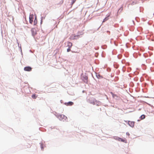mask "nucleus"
<instances>
[{"label": "nucleus", "instance_id": "obj_2", "mask_svg": "<svg viewBox=\"0 0 154 154\" xmlns=\"http://www.w3.org/2000/svg\"><path fill=\"white\" fill-rule=\"evenodd\" d=\"M116 139L119 141H122L125 143H127V140L125 138L123 139L118 137H117Z\"/></svg>", "mask_w": 154, "mask_h": 154}, {"label": "nucleus", "instance_id": "obj_9", "mask_svg": "<svg viewBox=\"0 0 154 154\" xmlns=\"http://www.w3.org/2000/svg\"><path fill=\"white\" fill-rule=\"evenodd\" d=\"M109 16V15L107 17H106L103 20V22H104L106 21H107V20H108L109 18L108 17Z\"/></svg>", "mask_w": 154, "mask_h": 154}, {"label": "nucleus", "instance_id": "obj_4", "mask_svg": "<svg viewBox=\"0 0 154 154\" xmlns=\"http://www.w3.org/2000/svg\"><path fill=\"white\" fill-rule=\"evenodd\" d=\"M24 70L27 71H30L32 70V68L29 66L25 67L24 68Z\"/></svg>", "mask_w": 154, "mask_h": 154}, {"label": "nucleus", "instance_id": "obj_15", "mask_svg": "<svg viewBox=\"0 0 154 154\" xmlns=\"http://www.w3.org/2000/svg\"><path fill=\"white\" fill-rule=\"evenodd\" d=\"M74 3V2H73L72 3V4H73Z\"/></svg>", "mask_w": 154, "mask_h": 154}, {"label": "nucleus", "instance_id": "obj_1", "mask_svg": "<svg viewBox=\"0 0 154 154\" xmlns=\"http://www.w3.org/2000/svg\"><path fill=\"white\" fill-rule=\"evenodd\" d=\"M89 100H91V101L90 103L94 105L96 104L97 105H99L100 104V102L99 101L96 100L94 98H90Z\"/></svg>", "mask_w": 154, "mask_h": 154}, {"label": "nucleus", "instance_id": "obj_7", "mask_svg": "<svg viewBox=\"0 0 154 154\" xmlns=\"http://www.w3.org/2000/svg\"><path fill=\"white\" fill-rule=\"evenodd\" d=\"M31 32L32 33V34L33 35H36V32L35 29L34 28H32L31 29Z\"/></svg>", "mask_w": 154, "mask_h": 154}, {"label": "nucleus", "instance_id": "obj_6", "mask_svg": "<svg viewBox=\"0 0 154 154\" xmlns=\"http://www.w3.org/2000/svg\"><path fill=\"white\" fill-rule=\"evenodd\" d=\"M73 103L72 102H69L65 103V104L67 106H71L73 105Z\"/></svg>", "mask_w": 154, "mask_h": 154}, {"label": "nucleus", "instance_id": "obj_5", "mask_svg": "<svg viewBox=\"0 0 154 154\" xmlns=\"http://www.w3.org/2000/svg\"><path fill=\"white\" fill-rule=\"evenodd\" d=\"M33 15L32 14L30 15L29 16V22L30 23H32L33 21Z\"/></svg>", "mask_w": 154, "mask_h": 154}, {"label": "nucleus", "instance_id": "obj_12", "mask_svg": "<svg viewBox=\"0 0 154 154\" xmlns=\"http://www.w3.org/2000/svg\"><path fill=\"white\" fill-rule=\"evenodd\" d=\"M141 119H144L145 118V116L144 115H142L140 117Z\"/></svg>", "mask_w": 154, "mask_h": 154}, {"label": "nucleus", "instance_id": "obj_13", "mask_svg": "<svg viewBox=\"0 0 154 154\" xmlns=\"http://www.w3.org/2000/svg\"><path fill=\"white\" fill-rule=\"evenodd\" d=\"M71 48H69L68 49H67V52H69L71 51L70 49Z\"/></svg>", "mask_w": 154, "mask_h": 154}, {"label": "nucleus", "instance_id": "obj_10", "mask_svg": "<svg viewBox=\"0 0 154 154\" xmlns=\"http://www.w3.org/2000/svg\"><path fill=\"white\" fill-rule=\"evenodd\" d=\"M32 97L33 99H36L37 97V96L35 94H34L32 95Z\"/></svg>", "mask_w": 154, "mask_h": 154}, {"label": "nucleus", "instance_id": "obj_11", "mask_svg": "<svg viewBox=\"0 0 154 154\" xmlns=\"http://www.w3.org/2000/svg\"><path fill=\"white\" fill-rule=\"evenodd\" d=\"M31 144H30L28 143L27 144L26 146L27 148H30L31 146Z\"/></svg>", "mask_w": 154, "mask_h": 154}, {"label": "nucleus", "instance_id": "obj_16", "mask_svg": "<svg viewBox=\"0 0 154 154\" xmlns=\"http://www.w3.org/2000/svg\"><path fill=\"white\" fill-rule=\"evenodd\" d=\"M42 147V148H43L42 147Z\"/></svg>", "mask_w": 154, "mask_h": 154}, {"label": "nucleus", "instance_id": "obj_8", "mask_svg": "<svg viewBox=\"0 0 154 154\" xmlns=\"http://www.w3.org/2000/svg\"><path fill=\"white\" fill-rule=\"evenodd\" d=\"M68 46L69 48H71L72 46V43L71 42H67Z\"/></svg>", "mask_w": 154, "mask_h": 154}, {"label": "nucleus", "instance_id": "obj_14", "mask_svg": "<svg viewBox=\"0 0 154 154\" xmlns=\"http://www.w3.org/2000/svg\"><path fill=\"white\" fill-rule=\"evenodd\" d=\"M134 5V2H133L131 4V5Z\"/></svg>", "mask_w": 154, "mask_h": 154}, {"label": "nucleus", "instance_id": "obj_3", "mask_svg": "<svg viewBox=\"0 0 154 154\" xmlns=\"http://www.w3.org/2000/svg\"><path fill=\"white\" fill-rule=\"evenodd\" d=\"M128 124L130 126L132 127H133L134 126V122L128 121Z\"/></svg>", "mask_w": 154, "mask_h": 154}]
</instances>
